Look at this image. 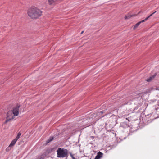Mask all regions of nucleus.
Segmentation results:
<instances>
[{"label":"nucleus","mask_w":159,"mask_h":159,"mask_svg":"<svg viewBox=\"0 0 159 159\" xmlns=\"http://www.w3.org/2000/svg\"><path fill=\"white\" fill-rule=\"evenodd\" d=\"M28 16L32 19H36L40 16L42 11L37 7L33 6L28 11Z\"/></svg>","instance_id":"1"},{"label":"nucleus","mask_w":159,"mask_h":159,"mask_svg":"<svg viewBox=\"0 0 159 159\" xmlns=\"http://www.w3.org/2000/svg\"><path fill=\"white\" fill-rule=\"evenodd\" d=\"M20 105H18L13 108V111H9L7 114V120L5 122V123H7L9 120H13L14 119L13 116H17L19 114V109L20 107Z\"/></svg>","instance_id":"2"},{"label":"nucleus","mask_w":159,"mask_h":159,"mask_svg":"<svg viewBox=\"0 0 159 159\" xmlns=\"http://www.w3.org/2000/svg\"><path fill=\"white\" fill-rule=\"evenodd\" d=\"M57 157L58 158H63L67 157L68 150L63 148H59L57 150Z\"/></svg>","instance_id":"3"},{"label":"nucleus","mask_w":159,"mask_h":159,"mask_svg":"<svg viewBox=\"0 0 159 159\" xmlns=\"http://www.w3.org/2000/svg\"><path fill=\"white\" fill-rule=\"evenodd\" d=\"M142 93H139L137 95V97L134 98L133 99V102L134 104L137 105V106H141L142 103V98L141 96Z\"/></svg>","instance_id":"4"},{"label":"nucleus","mask_w":159,"mask_h":159,"mask_svg":"<svg viewBox=\"0 0 159 159\" xmlns=\"http://www.w3.org/2000/svg\"><path fill=\"white\" fill-rule=\"evenodd\" d=\"M156 12V11H155L153 13H152V14H151L149 16H148L145 19L143 20L140 21L139 22H138L133 27V29L134 30L136 28H137L138 26L141 23H142L143 22H145V21L147 20L150 17V16H152Z\"/></svg>","instance_id":"5"},{"label":"nucleus","mask_w":159,"mask_h":159,"mask_svg":"<svg viewBox=\"0 0 159 159\" xmlns=\"http://www.w3.org/2000/svg\"><path fill=\"white\" fill-rule=\"evenodd\" d=\"M137 16V14H132L131 15L130 12L128 13L127 15H125V20L129 19L131 17L135 16Z\"/></svg>","instance_id":"6"},{"label":"nucleus","mask_w":159,"mask_h":159,"mask_svg":"<svg viewBox=\"0 0 159 159\" xmlns=\"http://www.w3.org/2000/svg\"><path fill=\"white\" fill-rule=\"evenodd\" d=\"M60 0H48V3L50 5H54Z\"/></svg>","instance_id":"7"},{"label":"nucleus","mask_w":159,"mask_h":159,"mask_svg":"<svg viewBox=\"0 0 159 159\" xmlns=\"http://www.w3.org/2000/svg\"><path fill=\"white\" fill-rule=\"evenodd\" d=\"M103 155V153L101 152H99L96 156L95 159H100Z\"/></svg>","instance_id":"8"},{"label":"nucleus","mask_w":159,"mask_h":159,"mask_svg":"<svg viewBox=\"0 0 159 159\" xmlns=\"http://www.w3.org/2000/svg\"><path fill=\"white\" fill-rule=\"evenodd\" d=\"M156 74H154L153 75L149 77V78H148V79L147 80V81L148 82L151 81L154 78V77L156 76Z\"/></svg>","instance_id":"9"},{"label":"nucleus","mask_w":159,"mask_h":159,"mask_svg":"<svg viewBox=\"0 0 159 159\" xmlns=\"http://www.w3.org/2000/svg\"><path fill=\"white\" fill-rule=\"evenodd\" d=\"M16 141L17 140H16L15 139H14L11 142L10 145V146H13L15 144Z\"/></svg>","instance_id":"10"},{"label":"nucleus","mask_w":159,"mask_h":159,"mask_svg":"<svg viewBox=\"0 0 159 159\" xmlns=\"http://www.w3.org/2000/svg\"><path fill=\"white\" fill-rule=\"evenodd\" d=\"M45 157V155L44 154H43L38 157V159H44Z\"/></svg>","instance_id":"11"},{"label":"nucleus","mask_w":159,"mask_h":159,"mask_svg":"<svg viewBox=\"0 0 159 159\" xmlns=\"http://www.w3.org/2000/svg\"><path fill=\"white\" fill-rule=\"evenodd\" d=\"M21 135V133L20 132H19L18 134L17 135L15 139L16 140H17L18 139L20 138V136Z\"/></svg>","instance_id":"12"},{"label":"nucleus","mask_w":159,"mask_h":159,"mask_svg":"<svg viewBox=\"0 0 159 159\" xmlns=\"http://www.w3.org/2000/svg\"><path fill=\"white\" fill-rule=\"evenodd\" d=\"M54 138L53 137H50V138L47 141V143H49L52 141Z\"/></svg>","instance_id":"13"},{"label":"nucleus","mask_w":159,"mask_h":159,"mask_svg":"<svg viewBox=\"0 0 159 159\" xmlns=\"http://www.w3.org/2000/svg\"><path fill=\"white\" fill-rule=\"evenodd\" d=\"M12 147V146L9 145V146L6 149V151L7 152L9 151L11 149Z\"/></svg>","instance_id":"14"},{"label":"nucleus","mask_w":159,"mask_h":159,"mask_svg":"<svg viewBox=\"0 0 159 159\" xmlns=\"http://www.w3.org/2000/svg\"><path fill=\"white\" fill-rule=\"evenodd\" d=\"M125 125H126V126H127V125L125 123L123 122L120 124V126L123 127Z\"/></svg>","instance_id":"15"},{"label":"nucleus","mask_w":159,"mask_h":159,"mask_svg":"<svg viewBox=\"0 0 159 159\" xmlns=\"http://www.w3.org/2000/svg\"><path fill=\"white\" fill-rule=\"evenodd\" d=\"M70 155L72 159H76L74 156V155L72 154L71 153H70Z\"/></svg>","instance_id":"16"},{"label":"nucleus","mask_w":159,"mask_h":159,"mask_svg":"<svg viewBox=\"0 0 159 159\" xmlns=\"http://www.w3.org/2000/svg\"><path fill=\"white\" fill-rule=\"evenodd\" d=\"M84 32V31L83 30L81 33V34H82Z\"/></svg>","instance_id":"17"},{"label":"nucleus","mask_w":159,"mask_h":159,"mask_svg":"<svg viewBox=\"0 0 159 159\" xmlns=\"http://www.w3.org/2000/svg\"><path fill=\"white\" fill-rule=\"evenodd\" d=\"M102 111H101V113H103V112H102Z\"/></svg>","instance_id":"18"}]
</instances>
